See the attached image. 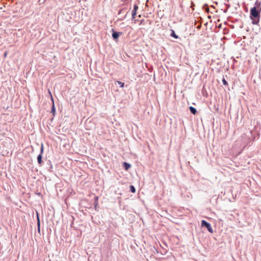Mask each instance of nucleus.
I'll list each match as a JSON object with an SVG mask.
<instances>
[{
  "instance_id": "1",
  "label": "nucleus",
  "mask_w": 261,
  "mask_h": 261,
  "mask_svg": "<svg viewBox=\"0 0 261 261\" xmlns=\"http://www.w3.org/2000/svg\"><path fill=\"white\" fill-rule=\"evenodd\" d=\"M255 5L257 6V7H254L250 10V17L252 20L253 17L257 18L259 17L261 11L260 3L257 1L255 3Z\"/></svg>"
},
{
  "instance_id": "2",
  "label": "nucleus",
  "mask_w": 261,
  "mask_h": 261,
  "mask_svg": "<svg viewBox=\"0 0 261 261\" xmlns=\"http://www.w3.org/2000/svg\"><path fill=\"white\" fill-rule=\"evenodd\" d=\"M201 226H202V227L204 226V227H206L208 231L209 232H210L211 233L213 232V230L212 227H211V224L210 223H207L205 220L201 221Z\"/></svg>"
},
{
  "instance_id": "3",
  "label": "nucleus",
  "mask_w": 261,
  "mask_h": 261,
  "mask_svg": "<svg viewBox=\"0 0 261 261\" xmlns=\"http://www.w3.org/2000/svg\"><path fill=\"white\" fill-rule=\"evenodd\" d=\"M121 33L117 32H114L112 34V37L114 39H117Z\"/></svg>"
},
{
  "instance_id": "4",
  "label": "nucleus",
  "mask_w": 261,
  "mask_h": 261,
  "mask_svg": "<svg viewBox=\"0 0 261 261\" xmlns=\"http://www.w3.org/2000/svg\"><path fill=\"white\" fill-rule=\"evenodd\" d=\"M123 165L126 170H127L130 167V165L126 162H124Z\"/></svg>"
},
{
  "instance_id": "5",
  "label": "nucleus",
  "mask_w": 261,
  "mask_h": 261,
  "mask_svg": "<svg viewBox=\"0 0 261 261\" xmlns=\"http://www.w3.org/2000/svg\"><path fill=\"white\" fill-rule=\"evenodd\" d=\"M190 112L193 114L194 115L196 114L197 113V111L195 108L193 107H190L189 108Z\"/></svg>"
},
{
  "instance_id": "6",
  "label": "nucleus",
  "mask_w": 261,
  "mask_h": 261,
  "mask_svg": "<svg viewBox=\"0 0 261 261\" xmlns=\"http://www.w3.org/2000/svg\"><path fill=\"white\" fill-rule=\"evenodd\" d=\"M37 161H38V163L39 164H41L42 163V155L41 154L38 155V156H37Z\"/></svg>"
},
{
  "instance_id": "7",
  "label": "nucleus",
  "mask_w": 261,
  "mask_h": 261,
  "mask_svg": "<svg viewBox=\"0 0 261 261\" xmlns=\"http://www.w3.org/2000/svg\"><path fill=\"white\" fill-rule=\"evenodd\" d=\"M129 188H130V191L131 192H132V193H135L136 192V189H135V187L133 185L130 186Z\"/></svg>"
},
{
  "instance_id": "8",
  "label": "nucleus",
  "mask_w": 261,
  "mask_h": 261,
  "mask_svg": "<svg viewBox=\"0 0 261 261\" xmlns=\"http://www.w3.org/2000/svg\"><path fill=\"white\" fill-rule=\"evenodd\" d=\"M171 36L176 39H177L178 38V36L175 34L174 31H173V30H172V33L171 34Z\"/></svg>"
},
{
  "instance_id": "9",
  "label": "nucleus",
  "mask_w": 261,
  "mask_h": 261,
  "mask_svg": "<svg viewBox=\"0 0 261 261\" xmlns=\"http://www.w3.org/2000/svg\"><path fill=\"white\" fill-rule=\"evenodd\" d=\"M137 11H132V19H134L135 18V16L136 15Z\"/></svg>"
},
{
  "instance_id": "10",
  "label": "nucleus",
  "mask_w": 261,
  "mask_h": 261,
  "mask_svg": "<svg viewBox=\"0 0 261 261\" xmlns=\"http://www.w3.org/2000/svg\"><path fill=\"white\" fill-rule=\"evenodd\" d=\"M116 82L117 83L120 85V87L122 88L124 86V83H122V82H120V81H116Z\"/></svg>"
},
{
  "instance_id": "11",
  "label": "nucleus",
  "mask_w": 261,
  "mask_h": 261,
  "mask_svg": "<svg viewBox=\"0 0 261 261\" xmlns=\"http://www.w3.org/2000/svg\"><path fill=\"white\" fill-rule=\"evenodd\" d=\"M55 111L56 110H55V106H54V104H53L51 112L53 113L54 116L55 115Z\"/></svg>"
},
{
  "instance_id": "12",
  "label": "nucleus",
  "mask_w": 261,
  "mask_h": 261,
  "mask_svg": "<svg viewBox=\"0 0 261 261\" xmlns=\"http://www.w3.org/2000/svg\"><path fill=\"white\" fill-rule=\"evenodd\" d=\"M37 224H38V231H40V220H39V219L38 217V223H37Z\"/></svg>"
},
{
  "instance_id": "13",
  "label": "nucleus",
  "mask_w": 261,
  "mask_h": 261,
  "mask_svg": "<svg viewBox=\"0 0 261 261\" xmlns=\"http://www.w3.org/2000/svg\"><path fill=\"white\" fill-rule=\"evenodd\" d=\"M138 9V7L137 5H135L134 6V9H133V11H137V10Z\"/></svg>"
},
{
  "instance_id": "14",
  "label": "nucleus",
  "mask_w": 261,
  "mask_h": 261,
  "mask_svg": "<svg viewBox=\"0 0 261 261\" xmlns=\"http://www.w3.org/2000/svg\"><path fill=\"white\" fill-rule=\"evenodd\" d=\"M222 82H223V85H226V86L228 85V83H227V81L224 79H223Z\"/></svg>"
},
{
  "instance_id": "15",
  "label": "nucleus",
  "mask_w": 261,
  "mask_h": 261,
  "mask_svg": "<svg viewBox=\"0 0 261 261\" xmlns=\"http://www.w3.org/2000/svg\"><path fill=\"white\" fill-rule=\"evenodd\" d=\"M43 153V144H42L41 149H40V154L42 155Z\"/></svg>"
},
{
  "instance_id": "16",
  "label": "nucleus",
  "mask_w": 261,
  "mask_h": 261,
  "mask_svg": "<svg viewBox=\"0 0 261 261\" xmlns=\"http://www.w3.org/2000/svg\"><path fill=\"white\" fill-rule=\"evenodd\" d=\"M48 92H49V93L50 94V96H51V99H52V100H53V97H52V95H51V92H50V91L49 90Z\"/></svg>"
},
{
  "instance_id": "17",
  "label": "nucleus",
  "mask_w": 261,
  "mask_h": 261,
  "mask_svg": "<svg viewBox=\"0 0 261 261\" xmlns=\"http://www.w3.org/2000/svg\"><path fill=\"white\" fill-rule=\"evenodd\" d=\"M256 23H257V22H255V21H254L253 20V24H256Z\"/></svg>"
},
{
  "instance_id": "18",
  "label": "nucleus",
  "mask_w": 261,
  "mask_h": 261,
  "mask_svg": "<svg viewBox=\"0 0 261 261\" xmlns=\"http://www.w3.org/2000/svg\"><path fill=\"white\" fill-rule=\"evenodd\" d=\"M4 56H5V57H6V56H7V53H5Z\"/></svg>"
},
{
  "instance_id": "19",
  "label": "nucleus",
  "mask_w": 261,
  "mask_h": 261,
  "mask_svg": "<svg viewBox=\"0 0 261 261\" xmlns=\"http://www.w3.org/2000/svg\"><path fill=\"white\" fill-rule=\"evenodd\" d=\"M208 10H209V9H208V8L206 9V11H208Z\"/></svg>"
},
{
  "instance_id": "20",
  "label": "nucleus",
  "mask_w": 261,
  "mask_h": 261,
  "mask_svg": "<svg viewBox=\"0 0 261 261\" xmlns=\"http://www.w3.org/2000/svg\"><path fill=\"white\" fill-rule=\"evenodd\" d=\"M229 0H227V2H228Z\"/></svg>"
}]
</instances>
